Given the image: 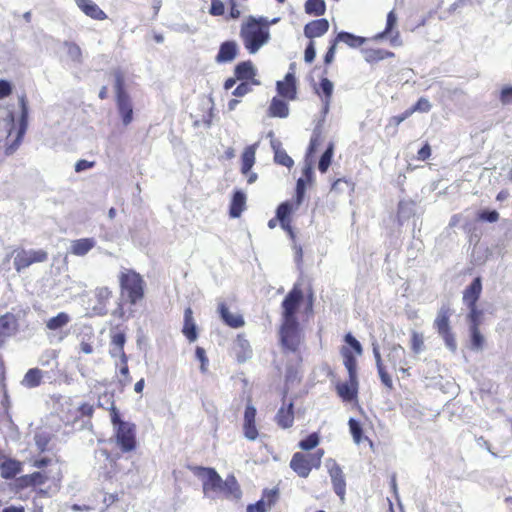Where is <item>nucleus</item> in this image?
Listing matches in <instances>:
<instances>
[{
	"mask_svg": "<svg viewBox=\"0 0 512 512\" xmlns=\"http://www.w3.org/2000/svg\"><path fill=\"white\" fill-rule=\"evenodd\" d=\"M344 341L346 345L341 347L340 354L348 372V381L338 383L336 385V392L342 401L353 402L357 401L359 388L357 357L362 355L363 348L351 333L345 335Z\"/></svg>",
	"mask_w": 512,
	"mask_h": 512,
	"instance_id": "nucleus-1",
	"label": "nucleus"
},
{
	"mask_svg": "<svg viewBox=\"0 0 512 512\" xmlns=\"http://www.w3.org/2000/svg\"><path fill=\"white\" fill-rule=\"evenodd\" d=\"M190 470L202 479L203 492L206 496L216 498L222 494L225 498H240L241 491L234 476L223 481L214 468L194 466Z\"/></svg>",
	"mask_w": 512,
	"mask_h": 512,
	"instance_id": "nucleus-2",
	"label": "nucleus"
},
{
	"mask_svg": "<svg viewBox=\"0 0 512 512\" xmlns=\"http://www.w3.org/2000/svg\"><path fill=\"white\" fill-rule=\"evenodd\" d=\"M110 403L109 412L111 423L114 427V439L116 445L123 453H131L137 449L136 425L132 422L123 421L113 400V395H103Z\"/></svg>",
	"mask_w": 512,
	"mask_h": 512,
	"instance_id": "nucleus-3",
	"label": "nucleus"
},
{
	"mask_svg": "<svg viewBox=\"0 0 512 512\" xmlns=\"http://www.w3.org/2000/svg\"><path fill=\"white\" fill-rule=\"evenodd\" d=\"M270 37L268 22L264 18L249 16L241 24L240 38L250 54L256 53Z\"/></svg>",
	"mask_w": 512,
	"mask_h": 512,
	"instance_id": "nucleus-4",
	"label": "nucleus"
},
{
	"mask_svg": "<svg viewBox=\"0 0 512 512\" xmlns=\"http://www.w3.org/2000/svg\"><path fill=\"white\" fill-rule=\"evenodd\" d=\"M120 296L129 305H136L145 297L146 283L140 273L124 268L118 274Z\"/></svg>",
	"mask_w": 512,
	"mask_h": 512,
	"instance_id": "nucleus-5",
	"label": "nucleus"
},
{
	"mask_svg": "<svg viewBox=\"0 0 512 512\" xmlns=\"http://www.w3.org/2000/svg\"><path fill=\"white\" fill-rule=\"evenodd\" d=\"M307 183L304 178H299L296 183L295 197L293 200L284 201L277 207V215L281 220V228L290 235H293L291 216L299 209L304 200Z\"/></svg>",
	"mask_w": 512,
	"mask_h": 512,
	"instance_id": "nucleus-6",
	"label": "nucleus"
},
{
	"mask_svg": "<svg viewBox=\"0 0 512 512\" xmlns=\"http://www.w3.org/2000/svg\"><path fill=\"white\" fill-rule=\"evenodd\" d=\"M324 449H317L313 453L296 452L290 460V468L301 478H307L313 469L321 467Z\"/></svg>",
	"mask_w": 512,
	"mask_h": 512,
	"instance_id": "nucleus-7",
	"label": "nucleus"
},
{
	"mask_svg": "<svg viewBox=\"0 0 512 512\" xmlns=\"http://www.w3.org/2000/svg\"><path fill=\"white\" fill-rule=\"evenodd\" d=\"M451 315V309L448 306L443 305L437 313L433 326L443 339L447 348L450 351L455 352L457 349V342L450 326Z\"/></svg>",
	"mask_w": 512,
	"mask_h": 512,
	"instance_id": "nucleus-8",
	"label": "nucleus"
},
{
	"mask_svg": "<svg viewBox=\"0 0 512 512\" xmlns=\"http://www.w3.org/2000/svg\"><path fill=\"white\" fill-rule=\"evenodd\" d=\"M279 338L284 352H297L301 344L299 322L282 320L279 328Z\"/></svg>",
	"mask_w": 512,
	"mask_h": 512,
	"instance_id": "nucleus-9",
	"label": "nucleus"
},
{
	"mask_svg": "<svg viewBox=\"0 0 512 512\" xmlns=\"http://www.w3.org/2000/svg\"><path fill=\"white\" fill-rule=\"evenodd\" d=\"M304 301L301 285L295 283L281 303L282 320L298 322L297 312Z\"/></svg>",
	"mask_w": 512,
	"mask_h": 512,
	"instance_id": "nucleus-10",
	"label": "nucleus"
},
{
	"mask_svg": "<svg viewBox=\"0 0 512 512\" xmlns=\"http://www.w3.org/2000/svg\"><path fill=\"white\" fill-rule=\"evenodd\" d=\"M13 255V265L18 273L33 264L43 263L48 260V252L44 249L26 250L21 248L14 250Z\"/></svg>",
	"mask_w": 512,
	"mask_h": 512,
	"instance_id": "nucleus-11",
	"label": "nucleus"
},
{
	"mask_svg": "<svg viewBox=\"0 0 512 512\" xmlns=\"http://www.w3.org/2000/svg\"><path fill=\"white\" fill-rule=\"evenodd\" d=\"M325 464L331 478L334 492L341 500H344L346 494V480L342 468L333 458H328Z\"/></svg>",
	"mask_w": 512,
	"mask_h": 512,
	"instance_id": "nucleus-12",
	"label": "nucleus"
},
{
	"mask_svg": "<svg viewBox=\"0 0 512 512\" xmlns=\"http://www.w3.org/2000/svg\"><path fill=\"white\" fill-rule=\"evenodd\" d=\"M392 368L399 367V371L406 376H410V367H407L406 351L400 344H393L386 355Z\"/></svg>",
	"mask_w": 512,
	"mask_h": 512,
	"instance_id": "nucleus-13",
	"label": "nucleus"
},
{
	"mask_svg": "<svg viewBox=\"0 0 512 512\" xmlns=\"http://www.w3.org/2000/svg\"><path fill=\"white\" fill-rule=\"evenodd\" d=\"M276 90L280 97L286 101H294L297 99V84L294 73L289 72L285 75L284 80L277 81Z\"/></svg>",
	"mask_w": 512,
	"mask_h": 512,
	"instance_id": "nucleus-14",
	"label": "nucleus"
},
{
	"mask_svg": "<svg viewBox=\"0 0 512 512\" xmlns=\"http://www.w3.org/2000/svg\"><path fill=\"white\" fill-rule=\"evenodd\" d=\"M256 414V408L250 403L247 404L243 417V434L250 441L256 440L259 436L256 426Z\"/></svg>",
	"mask_w": 512,
	"mask_h": 512,
	"instance_id": "nucleus-15",
	"label": "nucleus"
},
{
	"mask_svg": "<svg viewBox=\"0 0 512 512\" xmlns=\"http://www.w3.org/2000/svg\"><path fill=\"white\" fill-rule=\"evenodd\" d=\"M234 75L239 81L249 82L254 85H259V80L256 79L257 70L251 60L239 62L234 67Z\"/></svg>",
	"mask_w": 512,
	"mask_h": 512,
	"instance_id": "nucleus-16",
	"label": "nucleus"
},
{
	"mask_svg": "<svg viewBox=\"0 0 512 512\" xmlns=\"http://www.w3.org/2000/svg\"><path fill=\"white\" fill-rule=\"evenodd\" d=\"M482 279L480 276L473 279L470 285L463 290L462 301L465 306L477 305L482 294Z\"/></svg>",
	"mask_w": 512,
	"mask_h": 512,
	"instance_id": "nucleus-17",
	"label": "nucleus"
},
{
	"mask_svg": "<svg viewBox=\"0 0 512 512\" xmlns=\"http://www.w3.org/2000/svg\"><path fill=\"white\" fill-rule=\"evenodd\" d=\"M333 89L334 85L327 77H322L318 85L314 87L315 93L322 101L323 110L325 112H327L329 109L333 95Z\"/></svg>",
	"mask_w": 512,
	"mask_h": 512,
	"instance_id": "nucleus-18",
	"label": "nucleus"
},
{
	"mask_svg": "<svg viewBox=\"0 0 512 512\" xmlns=\"http://www.w3.org/2000/svg\"><path fill=\"white\" fill-rule=\"evenodd\" d=\"M328 29H329L328 20L325 18H320V19L312 20L304 26V35H305V37L310 39V41H314L313 40L314 38L321 37L325 33H327Z\"/></svg>",
	"mask_w": 512,
	"mask_h": 512,
	"instance_id": "nucleus-19",
	"label": "nucleus"
},
{
	"mask_svg": "<svg viewBox=\"0 0 512 512\" xmlns=\"http://www.w3.org/2000/svg\"><path fill=\"white\" fill-rule=\"evenodd\" d=\"M238 55V45L235 41H225L221 43L218 53L215 57L217 63H230Z\"/></svg>",
	"mask_w": 512,
	"mask_h": 512,
	"instance_id": "nucleus-20",
	"label": "nucleus"
},
{
	"mask_svg": "<svg viewBox=\"0 0 512 512\" xmlns=\"http://www.w3.org/2000/svg\"><path fill=\"white\" fill-rule=\"evenodd\" d=\"M275 421L277 425L283 429H288L293 426L294 405L292 402L288 404L283 403L275 416Z\"/></svg>",
	"mask_w": 512,
	"mask_h": 512,
	"instance_id": "nucleus-21",
	"label": "nucleus"
},
{
	"mask_svg": "<svg viewBox=\"0 0 512 512\" xmlns=\"http://www.w3.org/2000/svg\"><path fill=\"white\" fill-rule=\"evenodd\" d=\"M17 319L12 313L0 316V345L17 330Z\"/></svg>",
	"mask_w": 512,
	"mask_h": 512,
	"instance_id": "nucleus-22",
	"label": "nucleus"
},
{
	"mask_svg": "<svg viewBox=\"0 0 512 512\" xmlns=\"http://www.w3.org/2000/svg\"><path fill=\"white\" fill-rule=\"evenodd\" d=\"M79 9L88 17L95 20H104L107 18L106 13L92 0H75Z\"/></svg>",
	"mask_w": 512,
	"mask_h": 512,
	"instance_id": "nucleus-23",
	"label": "nucleus"
},
{
	"mask_svg": "<svg viewBox=\"0 0 512 512\" xmlns=\"http://www.w3.org/2000/svg\"><path fill=\"white\" fill-rule=\"evenodd\" d=\"M218 312L222 321L231 328H240L245 324L242 315L231 313L224 302L218 305Z\"/></svg>",
	"mask_w": 512,
	"mask_h": 512,
	"instance_id": "nucleus-24",
	"label": "nucleus"
},
{
	"mask_svg": "<svg viewBox=\"0 0 512 512\" xmlns=\"http://www.w3.org/2000/svg\"><path fill=\"white\" fill-rule=\"evenodd\" d=\"M116 105L123 124L129 125L133 120V105L130 95L117 97Z\"/></svg>",
	"mask_w": 512,
	"mask_h": 512,
	"instance_id": "nucleus-25",
	"label": "nucleus"
},
{
	"mask_svg": "<svg viewBox=\"0 0 512 512\" xmlns=\"http://www.w3.org/2000/svg\"><path fill=\"white\" fill-rule=\"evenodd\" d=\"M182 333L189 342L196 341L198 337L197 326L193 317V311L191 307H187L184 310V323Z\"/></svg>",
	"mask_w": 512,
	"mask_h": 512,
	"instance_id": "nucleus-26",
	"label": "nucleus"
},
{
	"mask_svg": "<svg viewBox=\"0 0 512 512\" xmlns=\"http://www.w3.org/2000/svg\"><path fill=\"white\" fill-rule=\"evenodd\" d=\"M289 111V105L285 99L273 97L267 109V115L272 118H286Z\"/></svg>",
	"mask_w": 512,
	"mask_h": 512,
	"instance_id": "nucleus-27",
	"label": "nucleus"
},
{
	"mask_svg": "<svg viewBox=\"0 0 512 512\" xmlns=\"http://www.w3.org/2000/svg\"><path fill=\"white\" fill-rule=\"evenodd\" d=\"M96 245L94 238H81L72 241L70 252L75 256H85Z\"/></svg>",
	"mask_w": 512,
	"mask_h": 512,
	"instance_id": "nucleus-28",
	"label": "nucleus"
},
{
	"mask_svg": "<svg viewBox=\"0 0 512 512\" xmlns=\"http://www.w3.org/2000/svg\"><path fill=\"white\" fill-rule=\"evenodd\" d=\"M373 352L381 383L387 388V390L392 391L394 389V384L390 374L388 373L385 365L383 364L381 354L376 348L374 349Z\"/></svg>",
	"mask_w": 512,
	"mask_h": 512,
	"instance_id": "nucleus-29",
	"label": "nucleus"
},
{
	"mask_svg": "<svg viewBox=\"0 0 512 512\" xmlns=\"http://www.w3.org/2000/svg\"><path fill=\"white\" fill-rule=\"evenodd\" d=\"M246 206V196L245 194L237 190L234 192L231 203H230V209L229 214L233 218H238L244 211Z\"/></svg>",
	"mask_w": 512,
	"mask_h": 512,
	"instance_id": "nucleus-30",
	"label": "nucleus"
},
{
	"mask_svg": "<svg viewBox=\"0 0 512 512\" xmlns=\"http://www.w3.org/2000/svg\"><path fill=\"white\" fill-rule=\"evenodd\" d=\"M256 144L247 146L241 155V173L248 174L255 164Z\"/></svg>",
	"mask_w": 512,
	"mask_h": 512,
	"instance_id": "nucleus-31",
	"label": "nucleus"
},
{
	"mask_svg": "<svg viewBox=\"0 0 512 512\" xmlns=\"http://www.w3.org/2000/svg\"><path fill=\"white\" fill-rule=\"evenodd\" d=\"M236 357L238 362L243 363L252 355V349L248 340L243 335H238L235 343Z\"/></svg>",
	"mask_w": 512,
	"mask_h": 512,
	"instance_id": "nucleus-32",
	"label": "nucleus"
},
{
	"mask_svg": "<svg viewBox=\"0 0 512 512\" xmlns=\"http://www.w3.org/2000/svg\"><path fill=\"white\" fill-rule=\"evenodd\" d=\"M332 41L336 45L338 43L342 42L351 48H357V47H360L361 45H363L365 43L366 39L363 37H360V36H356L352 33L342 31V32H339L336 35V37L334 39H332Z\"/></svg>",
	"mask_w": 512,
	"mask_h": 512,
	"instance_id": "nucleus-33",
	"label": "nucleus"
},
{
	"mask_svg": "<svg viewBox=\"0 0 512 512\" xmlns=\"http://www.w3.org/2000/svg\"><path fill=\"white\" fill-rule=\"evenodd\" d=\"M126 343V335L122 331L114 332L111 335V344L114 346V349L110 351L111 356H119V358L127 357L124 351V345Z\"/></svg>",
	"mask_w": 512,
	"mask_h": 512,
	"instance_id": "nucleus-34",
	"label": "nucleus"
},
{
	"mask_svg": "<svg viewBox=\"0 0 512 512\" xmlns=\"http://www.w3.org/2000/svg\"><path fill=\"white\" fill-rule=\"evenodd\" d=\"M271 145L274 150L275 163L282 165L284 167H287V168H291L294 165V161L287 154V152L281 148V143L278 141H272Z\"/></svg>",
	"mask_w": 512,
	"mask_h": 512,
	"instance_id": "nucleus-35",
	"label": "nucleus"
},
{
	"mask_svg": "<svg viewBox=\"0 0 512 512\" xmlns=\"http://www.w3.org/2000/svg\"><path fill=\"white\" fill-rule=\"evenodd\" d=\"M42 371L39 368H31L24 375L22 384L27 388L38 387L42 383Z\"/></svg>",
	"mask_w": 512,
	"mask_h": 512,
	"instance_id": "nucleus-36",
	"label": "nucleus"
},
{
	"mask_svg": "<svg viewBox=\"0 0 512 512\" xmlns=\"http://www.w3.org/2000/svg\"><path fill=\"white\" fill-rule=\"evenodd\" d=\"M394 53L385 49H369L365 52V59L369 63H375L394 57Z\"/></svg>",
	"mask_w": 512,
	"mask_h": 512,
	"instance_id": "nucleus-37",
	"label": "nucleus"
},
{
	"mask_svg": "<svg viewBox=\"0 0 512 512\" xmlns=\"http://www.w3.org/2000/svg\"><path fill=\"white\" fill-rule=\"evenodd\" d=\"M326 11L324 0H307L305 3V12L309 15L322 16Z\"/></svg>",
	"mask_w": 512,
	"mask_h": 512,
	"instance_id": "nucleus-38",
	"label": "nucleus"
},
{
	"mask_svg": "<svg viewBox=\"0 0 512 512\" xmlns=\"http://www.w3.org/2000/svg\"><path fill=\"white\" fill-rule=\"evenodd\" d=\"M70 322V316L65 312H60L56 316L50 318L46 322V327L49 330H57L66 326Z\"/></svg>",
	"mask_w": 512,
	"mask_h": 512,
	"instance_id": "nucleus-39",
	"label": "nucleus"
},
{
	"mask_svg": "<svg viewBox=\"0 0 512 512\" xmlns=\"http://www.w3.org/2000/svg\"><path fill=\"white\" fill-rule=\"evenodd\" d=\"M116 98L129 95L125 88V76L120 69L113 71Z\"/></svg>",
	"mask_w": 512,
	"mask_h": 512,
	"instance_id": "nucleus-40",
	"label": "nucleus"
},
{
	"mask_svg": "<svg viewBox=\"0 0 512 512\" xmlns=\"http://www.w3.org/2000/svg\"><path fill=\"white\" fill-rule=\"evenodd\" d=\"M94 295L98 304L102 308H105L113 296V291L107 286H101L95 289Z\"/></svg>",
	"mask_w": 512,
	"mask_h": 512,
	"instance_id": "nucleus-41",
	"label": "nucleus"
},
{
	"mask_svg": "<svg viewBox=\"0 0 512 512\" xmlns=\"http://www.w3.org/2000/svg\"><path fill=\"white\" fill-rule=\"evenodd\" d=\"M469 310L467 314V320L469 322L470 328H480L481 318L483 315L482 310L478 309L477 305L474 306H466Z\"/></svg>",
	"mask_w": 512,
	"mask_h": 512,
	"instance_id": "nucleus-42",
	"label": "nucleus"
},
{
	"mask_svg": "<svg viewBox=\"0 0 512 512\" xmlns=\"http://www.w3.org/2000/svg\"><path fill=\"white\" fill-rule=\"evenodd\" d=\"M333 150H334V146L332 143H330L328 145V147L326 148V150L324 151V153L322 154V156L320 157V160L318 163V169L321 173H325L328 170V168L331 164Z\"/></svg>",
	"mask_w": 512,
	"mask_h": 512,
	"instance_id": "nucleus-43",
	"label": "nucleus"
},
{
	"mask_svg": "<svg viewBox=\"0 0 512 512\" xmlns=\"http://www.w3.org/2000/svg\"><path fill=\"white\" fill-rule=\"evenodd\" d=\"M319 442H320V437H319L318 433L313 432V433L309 434L306 438L302 439L299 442L298 446L303 451H311L319 444Z\"/></svg>",
	"mask_w": 512,
	"mask_h": 512,
	"instance_id": "nucleus-44",
	"label": "nucleus"
},
{
	"mask_svg": "<svg viewBox=\"0 0 512 512\" xmlns=\"http://www.w3.org/2000/svg\"><path fill=\"white\" fill-rule=\"evenodd\" d=\"M348 425H349V430H350V433L352 435L354 442L357 444L361 443L364 439L363 429L361 427V424L357 420L351 418L348 421Z\"/></svg>",
	"mask_w": 512,
	"mask_h": 512,
	"instance_id": "nucleus-45",
	"label": "nucleus"
},
{
	"mask_svg": "<svg viewBox=\"0 0 512 512\" xmlns=\"http://www.w3.org/2000/svg\"><path fill=\"white\" fill-rule=\"evenodd\" d=\"M323 142V136L320 130H314L312 136L310 138V143L307 149V155L312 156L315 154L319 148V146Z\"/></svg>",
	"mask_w": 512,
	"mask_h": 512,
	"instance_id": "nucleus-46",
	"label": "nucleus"
},
{
	"mask_svg": "<svg viewBox=\"0 0 512 512\" xmlns=\"http://www.w3.org/2000/svg\"><path fill=\"white\" fill-rule=\"evenodd\" d=\"M471 347L475 350L482 349L484 345V337L480 332V328H470Z\"/></svg>",
	"mask_w": 512,
	"mask_h": 512,
	"instance_id": "nucleus-47",
	"label": "nucleus"
},
{
	"mask_svg": "<svg viewBox=\"0 0 512 512\" xmlns=\"http://www.w3.org/2000/svg\"><path fill=\"white\" fill-rule=\"evenodd\" d=\"M410 344H411V350L415 354L420 353L424 349V339H423L422 334L415 332V331L412 332Z\"/></svg>",
	"mask_w": 512,
	"mask_h": 512,
	"instance_id": "nucleus-48",
	"label": "nucleus"
},
{
	"mask_svg": "<svg viewBox=\"0 0 512 512\" xmlns=\"http://www.w3.org/2000/svg\"><path fill=\"white\" fill-rule=\"evenodd\" d=\"M47 479L48 477L42 472H33L32 474L25 476L27 484L32 486L43 485Z\"/></svg>",
	"mask_w": 512,
	"mask_h": 512,
	"instance_id": "nucleus-49",
	"label": "nucleus"
},
{
	"mask_svg": "<svg viewBox=\"0 0 512 512\" xmlns=\"http://www.w3.org/2000/svg\"><path fill=\"white\" fill-rule=\"evenodd\" d=\"M20 108H21V129L19 131V136H21L24 133L25 126H26V120L28 117V106H27V100L26 96L22 95L19 98Z\"/></svg>",
	"mask_w": 512,
	"mask_h": 512,
	"instance_id": "nucleus-50",
	"label": "nucleus"
},
{
	"mask_svg": "<svg viewBox=\"0 0 512 512\" xmlns=\"http://www.w3.org/2000/svg\"><path fill=\"white\" fill-rule=\"evenodd\" d=\"M121 361V368H120V374L123 376V379L120 381L123 386H126L131 383L132 378L130 376L129 372V366H128V357L120 358Z\"/></svg>",
	"mask_w": 512,
	"mask_h": 512,
	"instance_id": "nucleus-51",
	"label": "nucleus"
},
{
	"mask_svg": "<svg viewBox=\"0 0 512 512\" xmlns=\"http://www.w3.org/2000/svg\"><path fill=\"white\" fill-rule=\"evenodd\" d=\"M50 441L51 437L46 433L35 435V444L40 452H45L47 450Z\"/></svg>",
	"mask_w": 512,
	"mask_h": 512,
	"instance_id": "nucleus-52",
	"label": "nucleus"
},
{
	"mask_svg": "<svg viewBox=\"0 0 512 512\" xmlns=\"http://www.w3.org/2000/svg\"><path fill=\"white\" fill-rule=\"evenodd\" d=\"M253 85L254 84H251L249 82L240 81L238 86L233 90L232 95L235 97H243L252 91Z\"/></svg>",
	"mask_w": 512,
	"mask_h": 512,
	"instance_id": "nucleus-53",
	"label": "nucleus"
},
{
	"mask_svg": "<svg viewBox=\"0 0 512 512\" xmlns=\"http://www.w3.org/2000/svg\"><path fill=\"white\" fill-rule=\"evenodd\" d=\"M477 218L480 221L494 223L499 220V213L496 210H492V211L483 210L478 213Z\"/></svg>",
	"mask_w": 512,
	"mask_h": 512,
	"instance_id": "nucleus-54",
	"label": "nucleus"
},
{
	"mask_svg": "<svg viewBox=\"0 0 512 512\" xmlns=\"http://www.w3.org/2000/svg\"><path fill=\"white\" fill-rule=\"evenodd\" d=\"M499 100L503 105L512 104V86H504L501 89Z\"/></svg>",
	"mask_w": 512,
	"mask_h": 512,
	"instance_id": "nucleus-55",
	"label": "nucleus"
},
{
	"mask_svg": "<svg viewBox=\"0 0 512 512\" xmlns=\"http://www.w3.org/2000/svg\"><path fill=\"white\" fill-rule=\"evenodd\" d=\"M77 411L79 413V417H88L91 418L94 414V406L90 403L84 402L79 405L77 408Z\"/></svg>",
	"mask_w": 512,
	"mask_h": 512,
	"instance_id": "nucleus-56",
	"label": "nucleus"
},
{
	"mask_svg": "<svg viewBox=\"0 0 512 512\" xmlns=\"http://www.w3.org/2000/svg\"><path fill=\"white\" fill-rule=\"evenodd\" d=\"M431 109V104L428 99L421 97L418 101L412 106V110L415 112H428Z\"/></svg>",
	"mask_w": 512,
	"mask_h": 512,
	"instance_id": "nucleus-57",
	"label": "nucleus"
},
{
	"mask_svg": "<svg viewBox=\"0 0 512 512\" xmlns=\"http://www.w3.org/2000/svg\"><path fill=\"white\" fill-rule=\"evenodd\" d=\"M316 50H315V42L309 41L306 49L304 51V61L306 63H312L315 60Z\"/></svg>",
	"mask_w": 512,
	"mask_h": 512,
	"instance_id": "nucleus-58",
	"label": "nucleus"
},
{
	"mask_svg": "<svg viewBox=\"0 0 512 512\" xmlns=\"http://www.w3.org/2000/svg\"><path fill=\"white\" fill-rule=\"evenodd\" d=\"M225 7L220 0H211L210 14L213 16H221L224 14Z\"/></svg>",
	"mask_w": 512,
	"mask_h": 512,
	"instance_id": "nucleus-59",
	"label": "nucleus"
},
{
	"mask_svg": "<svg viewBox=\"0 0 512 512\" xmlns=\"http://www.w3.org/2000/svg\"><path fill=\"white\" fill-rule=\"evenodd\" d=\"M195 355L201 363V370L203 372H205L207 370V365H208L209 360H208V357L206 356V352H205L204 348L196 347Z\"/></svg>",
	"mask_w": 512,
	"mask_h": 512,
	"instance_id": "nucleus-60",
	"label": "nucleus"
},
{
	"mask_svg": "<svg viewBox=\"0 0 512 512\" xmlns=\"http://www.w3.org/2000/svg\"><path fill=\"white\" fill-rule=\"evenodd\" d=\"M336 47H337V45L331 40L328 50H327L326 54L324 55V64L326 66L330 65L334 61Z\"/></svg>",
	"mask_w": 512,
	"mask_h": 512,
	"instance_id": "nucleus-61",
	"label": "nucleus"
},
{
	"mask_svg": "<svg viewBox=\"0 0 512 512\" xmlns=\"http://www.w3.org/2000/svg\"><path fill=\"white\" fill-rule=\"evenodd\" d=\"M277 496L276 490H265L262 499L265 501L266 506L270 508L276 502Z\"/></svg>",
	"mask_w": 512,
	"mask_h": 512,
	"instance_id": "nucleus-62",
	"label": "nucleus"
},
{
	"mask_svg": "<svg viewBox=\"0 0 512 512\" xmlns=\"http://www.w3.org/2000/svg\"><path fill=\"white\" fill-rule=\"evenodd\" d=\"M267 508L265 501L260 499L255 504L248 505L247 512H266Z\"/></svg>",
	"mask_w": 512,
	"mask_h": 512,
	"instance_id": "nucleus-63",
	"label": "nucleus"
},
{
	"mask_svg": "<svg viewBox=\"0 0 512 512\" xmlns=\"http://www.w3.org/2000/svg\"><path fill=\"white\" fill-rule=\"evenodd\" d=\"M12 93V86L6 80H0V99L8 97Z\"/></svg>",
	"mask_w": 512,
	"mask_h": 512,
	"instance_id": "nucleus-64",
	"label": "nucleus"
}]
</instances>
